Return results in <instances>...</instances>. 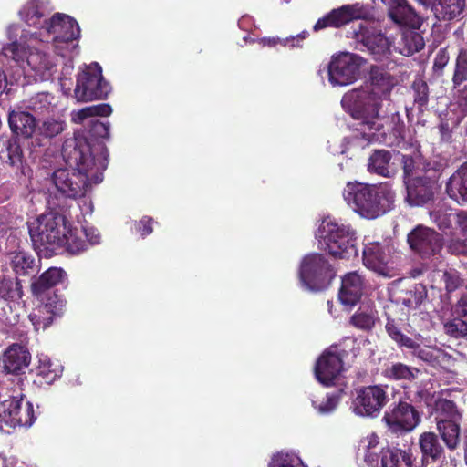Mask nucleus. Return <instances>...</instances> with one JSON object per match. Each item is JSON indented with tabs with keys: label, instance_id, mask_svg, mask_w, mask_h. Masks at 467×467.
<instances>
[{
	"label": "nucleus",
	"instance_id": "f257e3e1",
	"mask_svg": "<svg viewBox=\"0 0 467 467\" xmlns=\"http://www.w3.org/2000/svg\"><path fill=\"white\" fill-rule=\"evenodd\" d=\"M67 165L73 169H57L52 174L57 193L66 199H77L85 195L92 183L102 182V173L106 169L103 158L96 159L90 154L87 143L71 146L67 144L62 150Z\"/></svg>",
	"mask_w": 467,
	"mask_h": 467
},
{
	"label": "nucleus",
	"instance_id": "ea45409f",
	"mask_svg": "<svg viewBox=\"0 0 467 467\" xmlns=\"http://www.w3.org/2000/svg\"><path fill=\"white\" fill-rule=\"evenodd\" d=\"M391 154L385 150H376L368 160V170L371 173H375L383 177H389V161Z\"/></svg>",
	"mask_w": 467,
	"mask_h": 467
},
{
	"label": "nucleus",
	"instance_id": "4468645a",
	"mask_svg": "<svg viewBox=\"0 0 467 467\" xmlns=\"http://www.w3.org/2000/svg\"><path fill=\"white\" fill-rule=\"evenodd\" d=\"M408 243L411 250L422 258H429L440 254L444 244V239L435 230L418 225L408 234Z\"/></svg>",
	"mask_w": 467,
	"mask_h": 467
},
{
	"label": "nucleus",
	"instance_id": "c85d7f7f",
	"mask_svg": "<svg viewBox=\"0 0 467 467\" xmlns=\"http://www.w3.org/2000/svg\"><path fill=\"white\" fill-rule=\"evenodd\" d=\"M445 193L460 205L467 203V161L449 177L445 183Z\"/></svg>",
	"mask_w": 467,
	"mask_h": 467
},
{
	"label": "nucleus",
	"instance_id": "774afa93",
	"mask_svg": "<svg viewBox=\"0 0 467 467\" xmlns=\"http://www.w3.org/2000/svg\"><path fill=\"white\" fill-rule=\"evenodd\" d=\"M451 316L467 317V295H462L451 308Z\"/></svg>",
	"mask_w": 467,
	"mask_h": 467
},
{
	"label": "nucleus",
	"instance_id": "4be33fe9",
	"mask_svg": "<svg viewBox=\"0 0 467 467\" xmlns=\"http://www.w3.org/2000/svg\"><path fill=\"white\" fill-rule=\"evenodd\" d=\"M368 83L369 92L382 100H389L393 88L399 84V79L386 68L372 65L368 70Z\"/></svg>",
	"mask_w": 467,
	"mask_h": 467
},
{
	"label": "nucleus",
	"instance_id": "a18cd8bd",
	"mask_svg": "<svg viewBox=\"0 0 467 467\" xmlns=\"http://www.w3.org/2000/svg\"><path fill=\"white\" fill-rule=\"evenodd\" d=\"M88 247V242L85 239L83 231H78L77 228H72L69 223L67 233V242L63 243L61 248H65L72 254H79L86 251Z\"/></svg>",
	"mask_w": 467,
	"mask_h": 467
},
{
	"label": "nucleus",
	"instance_id": "7ed1b4c3",
	"mask_svg": "<svg viewBox=\"0 0 467 467\" xmlns=\"http://www.w3.org/2000/svg\"><path fill=\"white\" fill-rule=\"evenodd\" d=\"M58 198L57 195H55L49 203H53L59 210L52 208L37 218L36 227H29L31 240L38 247L55 250L61 248L63 243L67 242L69 222L65 214L64 206L54 202L55 199L58 201Z\"/></svg>",
	"mask_w": 467,
	"mask_h": 467
},
{
	"label": "nucleus",
	"instance_id": "4c0bfd02",
	"mask_svg": "<svg viewBox=\"0 0 467 467\" xmlns=\"http://www.w3.org/2000/svg\"><path fill=\"white\" fill-rule=\"evenodd\" d=\"M378 312L370 306H360L349 318V324L357 329L370 331L374 328Z\"/></svg>",
	"mask_w": 467,
	"mask_h": 467
},
{
	"label": "nucleus",
	"instance_id": "393cba45",
	"mask_svg": "<svg viewBox=\"0 0 467 467\" xmlns=\"http://www.w3.org/2000/svg\"><path fill=\"white\" fill-rule=\"evenodd\" d=\"M9 265L16 275V279L21 283L26 278H34L40 270V260L28 252L16 251L9 254Z\"/></svg>",
	"mask_w": 467,
	"mask_h": 467
},
{
	"label": "nucleus",
	"instance_id": "f704fd0d",
	"mask_svg": "<svg viewBox=\"0 0 467 467\" xmlns=\"http://www.w3.org/2000/svg\"><path fill=\"white\" fill-rule=\"evenodd\" d=\"M26 63L41 78L50 77L51 70L55 66L47 54L37 49L29 50L26 57Z\"/></svg>",
	"mask_w": 467,
	"mask_h": 467
},
{
	"label": "nucleus",
	"instance_id": "0e129e2a",
	"mask_svg": "<svg viewBox=\"0 0 467 467\" xmlns=\"http://www.w3.org/2000/svg\"><path fill=\"white\" fill-rule=\"evenodd\" d=\"M154 220L150 216H143L140 221L135 223V229L140 235L144 238L153 232Z\"/></svg>",
	"mask_w": 467,
	"mask_h": 467
},
{
	"label": "nucleus",
	"instance_id": "a878e982",
	"mask_svg": "<svg viewBox=\"0 0 467 467\" xmlns=\"http://www.w3.org/2000/svg\"><path fill=\"white\" fill-rule=\"evenodd\" d=\"M12 138L31 139L36 133L37 120L36 117L21 109H9L7 116Z\"/></svg>",
	"mask_w": 467,
	"mask_h": 467
},
{
	"label": "nucleus",
	"instance_id": "f3484780",
	"mask_svg": "<svg viewBox=\"0 0 467 467\" xmlns=\"http://www.w3.org/2000/svg\"><path fill=\"white\" fill-rule=\"evenodd\" d=\"M421 464L417 467H444L446 452L437 433L424 431L419 436Z\"/></svg>",
	"mask_w": 467,
	"mask_h": 467
},
{
	"label": "nucleus",
	"instance_id": "37998d69",
	"mask_svg": "<svg viewBox=\"0 0 467 467\" xmlns=\"http://www.w3.org/2000/svg\"><path fill=\"white\" fill-rule=\"evenodd\" d=\"M413 103L420 112L427 109L430 100V88L428 83L420 77L416 78L411 86Z\"/></svg>",
	"mask_w": 467,
	"mask_h": 467
},
{
	"label": "nucleus",
	"instance_id": "c03bdc74",
	"mask_svg": "<svg viewBox=\"0 0 467 467\" xmlns=\"http://www.w3.org/2000/svg\"><path fill=\"white\" fill-rule=\"evenodd\" d=\"M346 387L347 384H339L337 389L333 392L327 393L324 400H312L313 407L320 414H329L333 412L337 409L343 394H345Z\"/></svg>",
	"mask_w": 467,
	"mask_h": 467
},
{
	"label": "nucleus",
	"instance_id": "58836bf2",
	"mask_svg": "<svg viewBox=\"0 0 467 467\" xmlns=\"http://www.w3.org/2000/svg\"><path fill=\"white\" fill-rule=\"evenodd\" d=\"M19 15L29 26H37L46 16V7L40 0H29L19 11Z\"/></svg>",
	"mask_w": 467,
	"mask_h": 467
},
{
	"label": "nucleus",
	"instance_id": "f8f14e48",
	"mask_svg": "<svg viewBox=\"0 0 467 467\" xmlns=\"http://www.w3.org/2000/svg\"><path fill=\"white\" fill-rule=\"evenodd\" d=\"M345 351H339L337 347L325 350L317 359L314 372L317 380L325 387L341 384L340 376L344 370L343 358Z\"/></svg>",
	"mask_w": 467,
	"mask_h": 467
},
{
	"label": "nucleus",
	"instance_id": "13d9d810",
	"mask_svg": "<svg viewBox=\"0 0 467 467\" xmlns=\"http://www.w3.org/2000/svg\"><path fill=\"white\" fill-rule=\"evenodd\" d=\"M451 60V53L449 47H441L435 54L433 64H432V71L433 73L441 77L444 73V69L447 67Z\"/></svg>",
	"mask_w": 467,
	"mask_h": 467
},
{
	"label": "nucleus",
	"instance_id": "de8ad7c7",
	"mask_svg": "<svg viewBox=\"0 0 467 467\" xmlns=\"http://www.w3.org/2000/svg\"><path fill=\"white\" fill-rule=\"evenodd\" d=\"M23 289L21 282L15 278V281L11 278L0 279V297L4 300H15L21 299L23 297Z\"/></svg>",
	"mask_w": 467,
	"mask_h": 467
},
{
	"label": "nucleus",
	"instance_id": "9b49d317",
	"mask_svg": "<svg viewBox=\"0 0 467 467\" xmlns=\"http://www.w3.org/2000/svg\"><path fill=\"white\" fill-rule=\"evenodd\" d=\"M363 58L352 53L332 57L328 65V79L332 85L347 86L354 83L360 73Z\"/></svg>",
	"mask_w": 467,
	"mask_h": 467
},
{
	"label": "nucleus",
	"instance_id": "5fc2aeb1",
	"mask_svg": "<svg viewBox=\"0 0 467 467\" xmlns=\"http://www.w3.org/2000/svg\"><path fill=\"white\" fill-rule=\"evenodd\" d=\"M112 112V108L109 104L102 103L98 105H92L81 109L78 112V119L81 121L90 117H107Z\"/></svg>",
	"mask_w": 467,
	"mask_h": 467
},
{
	"label": "nucleus",
	"instance_id": "72a5a7b5",
	"mask_svg": "<svg viewBox=\"0 0 467 467\" xmlns=\"http://www.w3.org/2000/svg\"><path fill=\"white\" fill-rule=\"evenodd\" d=\"M420 372L418 368L399 361L387 365L382 370V376L389 381L412 382Z\"/></svg>",
	"mask_w": 467,
	"mask_h": 467
},
{
	"label": "nucleus",
	"instance_id": "b1692460",
	"mask_svg": "<svg viewBox=\"0 0 467 467\" xmlns=\"http://www.w3.org/2000/svg\"><path fill=\"white\" fill-rule=\"evenodd\" d=\"M67 277V275L64 269L49 267L31 282L30 289L32 296L39 301H44L47 295L54 292L53 288L57 285L63 284Z\"/></svg>",
	"mask_w": 467,
	"mask_h": 467
},
{
	"label": "nucleus",
	"instance_id": "338daca9",
	"mask_svg": "<svg viewBox=\"0 0 467 467\" xmlns=\"http://www.w3.org/2000/svg\"><path fill=\"white\" fill-rule=\"evenodd\" d=\"M405 394L414 403H427L430 399V392L420 387H418L415 391H406Z\"/></svg>",
	"mask_w": 467,
	"mask_h": 467
},
{
	"label": "nucleus",
	"instance_id": "603ef678",
	"mask_svg": "<svg viewBox=\"0 0 467 467\" xmlns=\"http://www.w3.org/2000/svg\"><path fill=\"white\" fill-rule=\"evenodd\" d=\"M53 97L47 92H39L32 96L27 102L26 108L37 114L49 112Z\"/></svg>",
	"mask_w": 467,
	"mask_h": 467
},
{
	"label": "nucleus",
	"instance_id": "bb28decb",
	"mask_svg": "<svg viewBox=\"0 0 467 467\" xmlns=\"http://www.w3.org/2000/svg\"><path fill=\"white\" fill-rule=\"evenodd\" d=\"M363 289L364 279L357 271L346 274L338 293L340 303L349 307L356 306L361 299Z\"/></svg>",
	"mask_w": 467,
	"mask_h": 467
},
{
	"label": "nucleus",
	"instance_id": "412c9836",
	"mask_svg": "<svg viewBox=\"0 0 467 467\" xmlns=\"http://www.w3.org/2000/svg\"><path fill=\"white\" fill-rule=\"evenodd\" d=\"M44 27L49 34L54 35V40L68 43L80 36L78 22L71 16L60 13L55 14L49 20H45Z\"/></svg>",
	"mask_w": 467,
	"mask_h": 467
},
{
	"label": "nucleus",
	"instance_id": "0eeeda50",
	"mask_svg": "<svg viewBox=\"0 0 467 467\" xmlns=\"http://www.w3.org/2000/svg\"><path fill=\"white\" fill-rule=\"evenodd\" d=\"M36 420L33 404L22 394L12 396L0 404V431L10 433L16 426H31Z\"/></svg>",
	"mask_w": 467,
	"mask_h": 467
},
{
	"label": "nucleus",
	"instance_id": "473e14b6",
	"mask_svg": "<svg viewBox=\"0 0 467 467\" xmlns=\"http://www.w3.org/2000/svg\"><path fill=\"white\" fill-rule=\"evenodd\" d=\"M462 420H442L436 422L439 438L442 440L446 448L453 451L461 442V423Z\"/></svg>",
	"mask_w": 467,
	"mask_h": 467
},
{
	"label": "nucleus",
	"instance_id": "9d476101",
	"mask_svg": "<svg viewBox=\"0 0 467 467\" xmlns=\"http://www.w3.org/2000/svg\"><path fill=\"white\" fill-rule=\"evenodd\" d=\"M372 130L364 131V140L368 143L380 142L388 146L399 147L405 141L406 126L399 113L391 114L379 122H371Z\"/></svg>",
	"mask_w": 467,
	"mask_h": 467
},
{
	"label": "nucleus",
	"instance_id": "69168bd1",
	"mask_svg": "<svg viewBox=\"0 0 467 467\" xmlns=\"http://www.w3.org/2000/svg\"><path fill=\"white\" fill-rule=\"evenodd\" d=\"M454 125L453 120L447 119H441L439 125V132L441 140L445 142H451L452 139V127Z\"/></svg>",
	"mask_w": 467,
	"mask_h": 467
},
{
	"label": "nucleus",
	"instance_id": "20e7f679",
	"mask_svg": "<svg viewBox=\"0 0 467 467\" xmlns=\"http://www.w3.org/2000/svg\"><path fill=\"white\" fill-rule=\"evenodd\" d=\"M318 234L325 245L324 249L332 256L347 260L358 257L357 233L350 224L325 219L318 229Z\"/></svg>",
	"mask_w": 467,
	"mask_h": 467
},
{
	"label": "nucleus",
	"instance_id": "79ce46f5",
	"mask_svg": "<svg viewBox=\"0 0 467 467\" xmlns=\"http://www.w3.org/2000/svg\"><path fill=\"white\" fill-rule=\"evenodd\" d=\"M389 17L398 25L412 26L416 18L414 9L408 5L406 0H400L395 6L389 10Z\"/></svg>",
	"mask_w": 467,
	"mask_h": 467
},
{
	"label": "nucleus",
	"instance_id": "052dcab7",
	"mask_svg": "<svg viewBox=\"0 0 467 467\" xmlns=\"http://www.w3.org/2000/svg\"><path fill=\"white\" fill-rule=\"evenodd\" d=\"M446 248L452 255L467 257V238L452 237L448 241Z\"/></svg>",
	"mask_w": 467,
	"mask_h": 467
},
{
	"label": "nucleus",
	"instance_id": "864d4df0",
	"mask_svg": "<svg viewBox=\"0 0 467 467\" xmlns=\"http://www.w3.org/2000/svg\"><path fill=\"white\" fill-rule=\"evenodd\" d=\"M454 217V213L441 209L430 213L431 220L444 233L451 229Z\"/></svg>",
	"mask_w": 467,
	"mask_h": 467
},
{
	"label": "nucleus",
	"instance_id": "1a4fd4ad",
	"mask_svg": "<svg viewBox=\"0 0 467 467\" xmlns=\"http://www.w3.org/2000/svg\"><path fill=\"white\" fill-rule=\"evenodd\" d=\"M388 385L363 386L357 389L353 410L357 415L378 417L389 401Z\"/></svg>",
	"mask_w": 467,
	"mask_h": 467
},
{
	"label": "nucleus",
	"instance_id": "8fccbe9b",
	"mask_svg": "<svg viewBox=\"0 0 467 467\" xmlns=\"http://www.w3.org/2000/svg\"><path fill=\"white\" fill-rule=\"evenodd\" d=\"M451 317L443 325L445 334L455 339L467 337V321L460 317Z\"/></svg>",
	"mask_w": 467,
	"mask_h": 467
},
{
	"label": "nucleus",
	"instance_id": "6e6d98bb",
	"mask_svg": "<svg viewBox=\"0 0 467 467\" xmlns=\"http://www.w3.org/2000/svg\"><path fill=\"white\" fill-rule=\"evenodd\" d=\"M64 123L54 119H45L40 126L36 127V133L46 138H53L64 130Z\"/></svg>",
	"mask_w": 467,
	"mask_h": 467
},
{
	"label": "nucleus",
	"instance_id": "bf43d9fd",
	"mask_svg": "<svg viewBox=\"0 0 467 467\" xmlns=\"http://www.w3.org/2000/svg\"><path fill=\"white\" fill-rule=\"evenodd\" d=\"M443 281L445 284V289L448 293H451L460 288L463 280L461 277L460 273L455 269H449L443 273Z\"/></svg>",
	"mask_w": 467,
	"mask_h": 467
},
{
	"label": "nucleus",
	"instance_id": "aec40b11",
	"mask_svg": "<svg viewBox=\"0 0 467 467\" xmlns=\"http://www.w3.org/2000/svg\"><path fill=\"white\" fill-rule=\"evenodd\" d=\"M2 161L18 181L29 176L30 167L27 165L19 139L10 138L4 143Z\"/></svg>",
	"mask_w": 467,
	"mask_h": 467
},
{
	"label": "nucleus",
	"instance_id": "e433bc0d",
	"mask_svg": "<svg viewBox=\"0 0 467 467\" xmlns=\"http://www.w3.org/2000/svg\"><path fill=\"white\" fill-rule=\"evenodd\" d=\"M435 422L444 420H462V413L453 400L440 397L433 404Z\"/></svg>",
	"mask_w": 467,
	"mask_h": 467
},
{
	"label": "nucleus",
	"instance_id": "2eb2a0df",
	"mask_svg": "<svg viewBox=\"0 0 467 467\" xmlns=\"http://www.w3.org/2000/svg\"><path fill=\"white\" fill-rule=\"evenodd\" d=\"M453 99L462 114H467V48L461 47L453 60L451 74Z\"/></svg>",
	"mask_w": 467,
	"mask_h": 467
},
{
	"label": "nucleus",
	"instance_id": "f03ea898",
	"mask_svg": "<svg viewBox=\"0 0 467 467\" xmlns=\"http://www.w3.org/2000/svg\"><path fill=\"white\" fill-rule=\"evenodd\" d=\"M395 192L388 183L368 184L348 182L343 190L344 200L361 217L377 219L393 209Z\"/></svg>",
	"mask_w": 467,
	"mask_h": 467
},
{
	"label": "nucleus",
	"instance_id": "e2e57ef3",
	"mask_svg": "<svg viewBox=\"0 0 467 467\" xmlns=\"http://www.w3.org/2000/svg\"><path fill=\"white\" fill-rule=\"evenodd\" d=\"M403 182L408 179L416 178V162L414 159L408 155L402 156Z\"/></svg>",
	"mask_w": 467,
	"mask_h": 467
},
{
	"label": "nucleus",
	"instance_id": "a211bd4d",
	"mask_svg": "<svg viewBox=\"0 0 467 467\" xmlns=\"http://www.w3.org/2000/svg\"><path fill=\"white\" fill-rule=\"evenodd\" d=\"M405 201L410 206H423L433 202L436 181L427 175L408 179L405 182Z\"/></svg>",
	"mask_w": 467,
	"mask_h": 467
},
{
	"label": "nucleus",
	"instance_id": "680f3d73",
	"mask_svg": "<svg viewBox=\"0 0 467 467\" xmlns=\"http://www.w3.org/2000/svg\"><path fill=\"white\" fill-rule=\"evenodd\" d=\"M29 318L35 327L36 330H45L53 323V316L47 315V313H40V307L37 313H32L29 315Z\"/></svg>",
	"mask_w": 467,
	"mask_h": 467
},
{
	"label": "nucleus",
	"instance_id": "39448f33",
	"mask_svg": "<svg viewBox=\"0 0 467 467\" xmlns=\"http://www.w3.org/2000/svg\"><path fill=\"white\" fill-rule=\"evenodd\" d=\"M383 101L368 90H353L344 95L343 107L348 109L353 119L361 120L356 138L364 140V131L373 130L371 122L381 120L379 113Z\"/></svg>",
	"mask_w": 467,
	"mask_h": 467
},
{
	"label": "nucleus",
	"instance_id": "dca6fc26",
	"mask_svg": "<svg viewBox=\"0 0 467 467\" xmlns=\"http://www.w3.org/2000/svg\"><path fill=\"white\" fill-rule=\"evenodd\" d=\"M85 139L75 140L73 146L77 144L87 143L90 147V154L96 159L103 158L107 166V148L103 140L109 137V123L102 122L98 119H91L88 121L85 128Z\"/></svg>",
	"mask_w": 467,
	"mask_h": 467
},
{
	"label": "nucleus",
	"instance_id": "3c124183",
	"mask_svg": "<svg viewBox=\"0 0 467 467\" xmlns=\"http://www.w3.org/2000/svg\"><path fill=\"white\" fill-rule=\"evenodd\" d=\"M42 305L40 307V313H47V315L60 316L65 306V300L58 296L55 292L47 295L44 301H40Z\"/></svg>",
	"mask_w": 467,
	"mask_h": 467
},
{
	"label": "nucleus",
	"instance_id": "c9c22d12",
	"mask_svg": "<svg viewBox=\"0 0 467 467\" xmlns=\"http://www.w3.org/2000/svg\"><path fill=\"white\" fill-rule=\"evenodd\" d=\"M63 368L52 362L49 358L40 359L39 365L36 368V379L34 382L38 385H50L57 379L60 378Z\"/></svg>",
	"mask_w": 467,
	"mask_h": 467
},
{
	"label": "nucleus",
	"instance_id": "2f4dec72",
	"mask_svg": "<svg viewBox=\"0 0 467 467\" xmlns=\"http://www.w3.org/2000/svg\"><path fill=\"white\" fill-rule=\"evenodd\" d=\"M414 457L411 450L397 447H384L380 450L381 467H413Z\"/></svg>",
	"mask_w": 467,
	"mask_h": 467
},
{
	"label": "nucleus",
	"instance_id": "6e6552de",
	"mask_svg": "<svg viewBox=\"0 0 467 467\" xmlns=\"http://www.w3.org/2000/svg\"><path fill=\"white\" fill-rule=\"evenodd\" d=\"M109 92L110 85L105 80L101 67L98 63H94L78 74L74 89L78 101L105 99Z\"/></svg>",
	"mask_w": 467,
	"mask_h": 467
},
{
	"label": "nucleus",
	"instance_id": "c756f323",
	"mask_svg": "<svg viewBox=\"0 0 467 467\" xmlns=\"http://www.w3.org/2000/svg\"><path fill=\"white\" fill-rule=\"evenodd\" d=\"M388 248L383 247L379 243H372L366 245L363 249V264L372 271L382 275L388 274V263L389 261V254Z\"/></svg>",
	"mask_w": 467,
	"mask_h": 467
},
{
	"label": "nucleus",
	"instance_id": "a19ab883",
	"mask_svg": "<svg viewBox=\"0 0 467 467\" xmlns=\"http://www.w3.org/2000/svg\"><path fill=\"white\" fill-rule=\"evenodd\" d=\"M385 329L388 336L400 348H414L418 347V343L414 339L402 333L400 324L394 318H387Z\"/></svg>",
	"mask_w": 467,
	"mask_h": 467
},
{
	"label": "nucleus",
	"instance_id": "09e8293b",
	"mask_svg": "<svg viewBox=\"0 0 467 467\" xmlns=\"http://www.w3.org/2000/svg\"><path fill=\"white\" fill-rule=\"evenodd\" d=\"M28 52L25 46L17 41H14L3 47L0 54V63L5 66V60L11 58L16 63L26 61Z\"/></svg>",
	"mask_w": 467,
	"mask_h": 467
},
{
	"label": "nucleus",
	"instance_id": "423d86ee",
	"mask_svg": "<svg viewBox=\"0 0 467 467\" xmlns=\"http://www.w3.org/2000/svg\"><path fill=\"white\" fill-rule=\"evenodd\" d=\"M336 276L334 267L325 255L310 254L301 263L299 277L302 284L311 291H321L329 286Z\"/></svg>",
	"mask_w": 467,
	"mask_h": 467
},
{
	"label": "nucleus",
	"instance_id": "ddd939ff",
	"mask_svg": "<svg viewBox=\"0 0 467 467\" xmlns=\"http://www.w3.org/2000/svg\"><path fill=\"white\" fill-rule=\"evenodd\" d=\"M383 420L391 431L407 432L420 422V415L411 403L400 400L389 408Z\"/></svg>",
	"mask_w": 467,
	"mask_h": 467
},
{
	"label": "nucleus",
	"instance_id": "49530a36",
	"mask_svg": "<svg viewBox=\"0 0 467 467\" xmlns=\"http://www.w3.org/2000/svg\"><path fill=\"white\" fill-rule=\"evenodd\" d=\"M427 298V289L422 284H415L402 292L401 303L408 308L416 309Z\"/></svg>",
	"mask_w": 467,
	"mask_h": 467
},
{
	"label": "nucleus",
	"instance_id": "4d7b16f0",
	"mask_svg": "<svg viewBox=\"0 0 467 467\" xmlns=\"http://www.w3.org/2000/svg\"><path fill=\"white\" fill-rule=\"evenodd\" d=\"M268 467H306L301 460L289 453H277L273 456Z\"/></svg>",
	"mask_w": 467,
	"mask_h": 467
},
{
	"label": "nucleus",
	"instance_id": "6ab92c4d",
	"mask_svg": "<svg viewBox=\"0 0 467 467\" xmlns=\"http://www.w3.org/2000/svg\"><path fill=\"white\" fill-rule=\"evenodd\" d=\"M362 17V6L357 3L354 5H344L334 8L322 17L318 18L313 26L315 32L326 28H341L350 22Z\"/></svg>",
	"mask_w": 467,
	"mask_h": 467
},
{
	"label": "nucleus",
	"instance_id": "7c9ffc66",
	"mask_svg": "<svg viewBox=\"0 0 467 467\" xmlns=\"http://www.w3.org/2000/svg\"><path fill=\"white\" fill-rule=\"evenodd\" d=\"M466 9V0H436L432 11L439 21L460 20Z\"/></svg>",
	"mask_w": 467,
	"mask_h": 467
},
{
	"label": "nucleus",
	"instance_id": "cd10ccee",
	"mask_svg": "<svg viewBox=\"0 0 467 467\" xmlns=\"http://www.w3.org/2000/svg\"><path fill=\"white\" fill-rule=\"evenodd\" d=\"M31 355L26 347L19 344H13L3 355V370L7 374L18 375L28 367Z\"/></svg>",
	"mask_w": 467,
	"mask_h": 467
},
{
	"label": "nucleus",
	"instance_id": "5701e85b",
	"mask_svg": "<svg viewBox=\"0 0 467 467\" xmlns=\"http://www.w3.org/2000/svg\"><path fill=\"white\" fill-rule=\"evenodd\" d=\"M356 40L373 56L375 60H380L390 53L389 39L375 28L360 26L356 32Z\"/></svg>",
	"mask_w": 467,
	"mask_h": 467
}]
</instances>
